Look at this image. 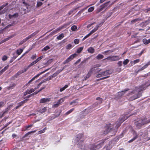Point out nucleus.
<instances>
[{
	"mask_svg": "<svg viewBox=\"0 0 150 150\" xmlns=\"http://www.w3.org/2000/svg\"><path fill=\"white\" fill-rule=\"evenodd\" d=\"M87 27L88 28H93L92 30L88 35L86 36L83 38V40H84L85 39L88 37L92 34L95 32L98 29L99 27V25L95 23H93L91 24H90L87 26Z\"/></svg>",
	"mask_w": 150,
	"mask_h": 150,
	"instance_id": "f257e3e1",
	"label": "nucleus"
},
{
	"mask_svg": "<svg viewBox=\"0 0 150 150\" xmlns=\"http://www.w3.org/2000/svg\"><path fill=\"white\" fill-rule=\"evenodd\" d=\"M112 73V72L109 70L105 71L98 74L96 76L97 78L103 77L102 79H103L108 78L109 77V75L111 74Z\"/></svg>",
	"mask_w": 150,
	"mask_h": 150,
	"instance_id": "f03ea898",
	"label": "nucleus"
},
{
	"mask_svg": "<svg viewBox=\"0 0 150 150\" xmlns=\"http://www.w3.org/2000/svg\"><path fill=\"white\" fill-rule=\"evenodd\" d=\"M108 60L112 61H116L120 59V57L118 56H110L106 59Z\"/></svg>",
	"mask_w": 150,
	"mask_h": 150,
	"instance_id": "7ed1b4c3",
	"label": "nucleus"
},
{
	"mask_svg": "<svg viewBox=\"0 0 150 150\" xmlns=\"http://www.w3.org/2000/svg\"><path fill=\"white\" fill-rule=\"evenodd\" d=\"M77 55L76 54H73L70 56L64 62V64L70 62L74 58L76 57Z\"/></svg>",
	"mask_w": 150,
	"mask_h": 150,
	"instance_id": "20e7f679",
	"label": "nucleus"
},
{
	"mask_svg": "<svg viewBox=\"0 0 150 150\" xmlns=\"http://www.w3.org/2000/svg\"><path fill=\"white\" fill-rule=\"evenodd\" d=\"M147 122H147L145 120H140L139 121L137 122L136 123H135V124L137 126L139 127L142 125H143L145 123H146Z\"/></svg>",
	"mask_w": 150,
	"mask_h": 150,
	"instance_id": "39448f33",
	"label": "nucleus"
},
{
	"mask_svg": "<svg viewBox=\"0 0 150 150\" xmlns=\"http://www.w3.org/2000/svg\"><path fill=\"white\" fill-rule=\"evenodd\" d=\"M51 100L50 98H43L41 99L40 101V103H44L49 102Z\"/></svg>",
	"mask_w": 150,
	"mask_h": 150,
	"instance_id": "423d86ee",
	"label": "nucleus"
},
{
	"mask_svg": "<svg viewBox=\"0 0 150 150\" xmlns=\"http://www.w3.org/2000/svg\"><path fill=\"white\" fill-rule=\"evenodd\" d=\"M43 72H42L39 74H37L36 76L33 77L31 80H30L27 84V85L30 84L31 82L33 81L36 78H37L40 75L42 74Z\"/></svg>",
	"mask_w": 150,
	"mask_h": 150,
	"instance_id": "0eeeda50",
	"label": "nucleus"
},
{
	"mask_svg": "<svg viewBox=\"0 0 150 150\" xmlns=\"http://www.w3.org/2000/svg\"><path fill=\"white\" fill-rule=\"evenodd\" d=\"M42 56H41L40 57L38 58L36 60H35V61L33 62L32 63H31L29 65L30 66H31L35 64L36 63H37L38 61H39V60H40L41 59H42Z\"/></svg>",
	"mask_w": 150,
	"mask_h": 150,
	"instance_id": "6e6552de",
	"label": "nucleus"
},
{
	"mask_svg": "<svg viewBox=\"0 0 150 150\" xmlns=\"http://www.w3.org/2000/svg\"><path fill=\"white\" fill-rule=\"evenodd\" d=\"M139 62V59H137L131 62L130 64H131V66H132L133 65L137 63H138Z\"/></svg>",
	"mask_w": 150,
	"mask_h": 150,
	"instance_id": "1a4fd4ad",
	"label": "nucleus"
},
{
	"mask_svg": "<svg viewBox=\"0 0 150 150\" xmlns=\"http://www.w3.org/2000/svg\"><path fill=\"white\" fill-rule=\"evenodd\" d=\"M8 65H7L5 67L4 69L1 70L0 71V75H1L3 72L5 71L8 68Z\"/></svg>",
	"mask_w": 150,
	"mask_h": 150,
	"instance_id": "9d476101",
	"label": "nucleus"
},
{
	"mask_svg": "<svg viewBox=\"0 0 150 150\" xmlns=\"http://www.w3.org/2000/svg\"><path fill=\"white\" fill-rule=\"evenodd\" d=\"M88 51L89 52L93 53L94 52V50L92 47H90L88 49Z\"/></svg>",
	"mask_w": 150,
	"mask_h": 150,
	"instance_id": "9b49d317",
	"label": "nucleus"
},
{
	"mask_svg": "<svg viewBox=\"0 0 150 150\" xmlns=\"http://www.w3.org/2000/svg\"><path fill=\"white\" fill-rule=\"evenodd\" d=\"M144 43L145 44H147L150 43V39L147 40L146 39H144L143 40Z\"/></svg>",
	"mask_w": 150,
	"mask_h": 150,
	"instance_id": "f8f14e48",
	"label": "nucleus"
},
{
	"mask_svg": "<svg viewBox=\"0 0 150 150\" xmlns=\"http://www.w3.org/2000/svg\"><path fill=\"white\" fill-rule=\"evenodd\" d=\"M103 57L104 56L103 55L99 54L96 57V58L97 59H103Z\"/></svg>",
	"mask_w": 150,
	"mask_h": 150,
	"instance_id": "ddd939ff",
	"label": "nucleus"
},
{
	"mask_svg": "<svg viewBox=\"0 0 150 150\" xmlns=\"http://www.w3.org/2000/svg\"><path fill=\"white\" fill-rule=\"evenodd\" d=\"M46 108L44 107L42 108V109H40L39 110V111L41 113H43L45 112L46 111Z\"/></svg>",
	"mask_w": 150,
	"mask_h": 150,
	"instance_id": "4468645a",
	"label": "nucleus"
},
{
	"mask_svg": "<svg viewBox=\"0 0 150 150\" xmlns=\"http://www.w3.org/2000/svg\"><path fill=\"white\" fill-rule=\"evenodd\" d=\"M64 36L63 34L62 33L59 36H57V39L58 40H61L63 37Z\"/></svg>",
	"mask_w": 150,
	"mask_h": 150,
	"instance_id": "2eb2a0df",
	"label": "nucleus"
},
{
	"mask_svg": "<svg viewBox=\"0 0 150 150\" xmlns=\"http://www.w3.org/2000/svg\"><path fill=\"white\" fill-rule=\"evenodd\" d=\"M7 5V4H6V5H3L0 6V10L4 8V6H6V5ZM5 12V11H3L1 12H0V14H1L2 13H4Z\"/></svg>",
	"mask_w": 150,
	"mask_h": 150,
	"instance_id": "dca6fc26",
	"label": "nucleus"
},
{
	"mask_svg": "<svg viewBox=\"0 0 150 150\" xmlns=\"http://www.w3.org/2000/svg\"><path fill=\"white\" fill-rule=\"evenodd\" d=\"M93 70V69H91V70H90L89 71L88 74L86 76L87 78H88L90 77V76L91 75V74L92 73V72Z\"/></svg>",
	"mask_w": 150,
	"mask_h": 150,
	"instance_id": "f3484780",
	"label": "nucleus"
},
{
	"mask_svg": "<svg viewBox=\"0 0 150 150\" xmlns=\"http://www.w3.org/2000/svg\"><path fill=\"white\" fill-rule=\"evenodd\" d=\"M46 130V128H45L43 129L42 130L39 131L38 132V134H42L44 133L45 130Z\"/></svg>",
	"mask_w": 150,
	"mask_h": 150,
	"instance_id": "a211bd4d",
	"label": "nucleus"
},
{
	"mask_svg": "<svg viewBox=\"0 0 150 150\" xmlns=\"http://www.w3.org/2000/svg\"><path fill=\"white\" fill-rule=\"evenodd\" d=\"M68 87V86L67 85H65L64 87L61 88L60 89V91L61 92H62L66 88Z\"/></svg>",
	"mask_w": 150,
	"mask_h": 150,
	"instance_id": "6ab92c4d",
	"label": "nucleus"
},
{
	"mask_svg": "<svg viewBox=\"0 0 150 150\" xmlns=\"http://www.w3.org/2000/svg\"><path fill=\"white\" fill-rule=\"evenodd\" d=\"M23 51L22 49H20L17 50V54L18 55H20L22 52Z\"/></svg>",
	"mask_w": 150,
	"mask_h": 150,
	"instance_id": "aec40b11",
	"label": "nucleus"
},
{
	"mask_svg": "<svg viewBox=\"0 0 150 150\" xmlns=\"http://www.w3.org/2000/svg\"><path fill=\"white\" fill-rule=\"evenodd\" d=\"M83 49V47H80L78 48V49L77 50V52L78 53H80L82 51Z\"/></svg>",
	"mask_w": 150,
	"mask_h": 150,
	"instance_id": "412c9836",
	"label": "nucleus"
},
{
	"mask_svg": "<svg viewBox=\"0 0 150 150\" xmlns=\"http://www.w3.org/2000/svg\"><path fill=\"white\" fill-rule=\"evenodd\" d=\"M67 98V97H65L63 98H61L59 100H58V103H60L63 102L64 100V99Z\"/></svg>",
	"mask_w": 150,
	"mask_h": 150,
	"instance_id": "4be33fe9",
	"label": "nucleus"
},
{
	"mask_svg": "<svg viewBox=\"0 0 150 150\" xmlns=\"http://www.w3.org/2000/svg\"><path fill=\"white\" fill-rule=\"evenodd\" d=\"M94 9V8L93 7H91L88 9V11L89 12H91Z\"/></svg>",
	"mask_w": 150,
	"mask_h": 150,
	"instance_id": "5701e85b",
	"label": "nucleus"
},
{
	"mask_svg": "<svg viewBox=\"0 0 150 150\" xmlns=\"http://www.w3.org/2000/svg\"><path fill=\"white\" fill-rule=\"evenodd\" d=\"M77 28V27L75 25H73L71 27V29L72 31L76 30Z\"/></svg>",
	"mask_w": 150,
	"mask_h": 150,
	"instance_id": "b1692460",
	"label": "nucleus"
},
{
	"mask_svg": "<svg viewBox=\"0 0 150 150\" xmlns=\"http://www.w3.org/2000/svg\"><path fill=\"white\" fill-rule=\"evenodd\" d=\"M129 62V60L128 59H126L123 62V64L124 65H126Z\"/></svg>",
	"mask_w": 150,
	"mask_h": 150,
	"instance_id": "393cba45",
	"label": "nucleus"
},
{
	"mask_svg": "<svg viewBox=\"0 0 150 150\" xmlns=\"http://www.w3.org/2000/svg\"><path fill=\"white\" fill-rule=\"evenodd\" d=\"M72 47V45L71 44H69L67 45L66 47V48L68 49H70Z\"/></svg>",
	"mask_w": 150,
	"mask_h": 150,
	"instance_id": "a878e982",
	"label": "nucleus"
},
{
	"mask_svg": "<svg viewBox=\"0 0 150 150\" xmlns=\"http://www.w3.org/2000/svg\"><path fill=\"white\" fill-rule=\"evenodd\" d=\"M50 49V47L48 46H46L42 50V51H46L47 50H48Z\"/></svg>",
	"mask_w": 150,
	"mask_h": 150,
	"instance_id": "bb28decb",
	"label": "nucleus"
},
{
	"mask_svg": "<svg viewBox=\"0 0 150 150\" xmlns=\"http://www.w3.org/2000/svg\"><path fill=\"white\" fill-rule=\"evenodd\" d=\"M34 89H31L30 90H28L27 91V92L29 94V93H30L34 92Z\"/></svg>",
	"mask_w": 150,
	"mask_h": 150,
	"instance_id": "cd10ccee",
	"label": "nucleus"
},
{
	"mask_svg": "<svg viewBox=\"0 0 150 150\" xmlns=\"http://www.w3.org/2000/svg\"><path fill=\"white\" fill-rule=\"evenodd\" d=\"M74 42L75 44H78L79 42V40L78 39H75L74 40Z\"/></svg>",
	"mask_w": 150,
	"mask_h": 150,
	"instance_id": "c85d7f7f",
	"label": "nucleus"
},
{
	"mask_svg": "<svg viewBox=\"0 0 150 150\" xmlns=\"http://www.w3.org/2000/svg\"><path fill=\"white\" fill-rule=\"evenodd\" d=\"M79 146V147L80 148H82V146L83 145V143L81 142H79L78 144Z\"/></svg>",
	"mask_w": 150,
	"mask_h": 150,
	"instance_id": "c756f323",
	"label": "nucleus"
},
{
	"mask_svg": "<svg viewBox=\"0 0 150 150\" xmlns=\"http://www.w3.org/2000/svg\"><path fill=\"white\" fill-rule=\"evenodd\" d=\"M8 58V57H7V56H6V55H4V56H3V57H2V60L3 61H5Z\"/></svg>",
	"mask_w": 150,
	"mask_h": 150,
	"instance_id": "7c9ffc66",
	"label": "nucleus"
},
{
	"mask_svg": "<svg viewBox=\"0 0 150 150\" xmlns=\"http://www.w3.org/2000/svg\"><path fill=\"white\" fill-rule=\"evenodd\" d=\"M42 3L41 2L38 1L37 4V6L38 7H39L41 6L42 4Z\"/></svg>",
	"mask_w": 150,
	"mask_h": 150,
	"instance_id": "2f4dec72",
	"label": "nucleus"
},
{
	"mask_svg": "<svg viewBox=\"0 0 150 150\" xmlns=\"http://www.w3.org/2000/svg\"><path fill=\"white\" fill-rule=\"evenodd\" d=\"M96 100H99V102H98V103H102V100L101 98H96Z\"/></svg>",
	"mask_w": 150,
	"mask_h": 150,
	"instance_id": "473e14b6",
	"label": "nucleus"
},
{
	"mask_svg": "<svg viewBox=\"0 0 150 150\" xmlns=\"http://www.w3.org/2000/svg\"><path fill=\"white\" fill-rule=\"evenodd\" d=\"M109 52V53H110L111 52H110V51H107L103 52V54H107Z\"/></svg>",
	"mask_w": 150,
	"mask_h": 150,
	"instance_id": "72a5a7b5",
	"label": "nucleus"
},
{
	"mask_svg": "<svg viewBox=\"0 0 150 150\" xmlns=\"http://www.w3.org/2000/svg\"><path fill=\"white\" fill-rule=\"evenodd\" d=\"M59 103H58V101L57 102V104H55L53 105V107H56L58 106Z\"/></svg>",
	"mask_w": 150,
	"mask_h": 150,
	"instance_id": "f704fd0d",
	"label": "nucleus"
},
{
	"mask_svg": "<svg viewBox=\"0 0 150 150\" xmlns=\"http://www.w3.org/2000/svg\"><path fill=\"white\" fill-rule=\"evenodd\" d=\"M122 62L121 61H119L118 63V64L119 66H121L122 65Z\"/></svg>",
	"mask_w": 150,
	"mask_h": 150,
	"instance_id": "c9c22d12",
	"label": "nucleus"
},
{
	"mask_svg": "<svg viewBox=\"0 0 150 150\" xmlns=\"http://www.w3.org/2000/svg\"><path fill=\"white\" fill-rule=\"evenodd\" d=\"M150 64V62H149L148 63V64H146V65H145V66H144L143 67V69H142V70L144 69L146 67L149 65Z\"/></svg>",
	"mask_w": 150,
	"mask_h": 150,
	"instance_id": "e433bc0d",
	"label": "nucleus"
},
{
	"mask_svg": "<svg viewBox=\"0 0 150 150\" xmlns=\"http://www.w3.org/2000/svg\"><path fill=\"white\" fill-rule=\"evenodd\" d=\"M18 16V14L17 13H16V14H14L13 15V16H11V15H10V18L11 17V16H13L15 17H17Z\"/></svg>",
	"mask_w": 150,
	"mask_h": 150,
	"instance_id": "4c0bfd02",
	"label": "nucleus"
},
{
	"mask_svg": "<svg viewBox=\"0 0 150 150\" xmlns=\"http://www.w3.org/2000/svg\"><path fill=\"white\" fill-rule=\"evenodd\" d=\"M25 101V100H24L20 103L19 104V106H21L24 103Z\"/></svg>",
	"mask_w": 150,
	"mask_h": 150,
	"instance_id": "58836bf2",
	"label": "nucleus"
},
{
	"mask_svg": "<svg viewBox=\"0 0 150 150\" xmlns=\"http://www.w3.org/2000/svg\"><path fill=\"white\" fill-rule=\"evenodd\" d=\"M36 131V130H34V131H33L30 132H28L27 133V134H30V133H34Z\"/></svg>",
	"mask_w": 150,
	"mask_h": 150,
	"instance_id": "ea45409f",
	"label": "nucleus"
},
{
	"mask_svg": "<svg viewBox=\"0 0 150 150\" xmlns=\"http://www.w3.org/2000/svg\"><path fill=\"white\" fill-rule=\"evenodd\" d=\"M4 105V103L2 102H0V108L2 107Z\"/></svg>",
	"mask_w": 150,
	"mask_h": 150,
	"instance_id": "a19ab883",
	"label": "nucleus"
},
{
	"mask_svg": "<svg viewBox=\"0 0 150 150\" xmlns=\"http://www.w3.org/2000/svg\"><path fill=\"white\" fill-rule=\"evenodd\" d=\"M137 137H135V138H134L133 139H132V140H130L129 141V142H132Z\"/></svg>",
	"mask_w": 150,
	"mask_h": 150,
	"instance_id": "79ce46f5",
	"label": "nucleus"
},
{
	"mask_svg": "<svg viewBox=\"0 0 150 150\" xmlns=\"http://www.w3.org/2000/svg\"><path fill=\"white\" fill-rule=\"evenodd\" d=\"M36 55H35L34 56H32V58L33 59H35V58H36Z\"/></svg>",
	"mask_w": 150,
	"mask_h": 150,
	"instance_id": "37998d69",
	"label": "nucleus"
},
{
	"mask_svg": "<svg viewBox=\"0 0 150 150\" xmlns=\"http://www.w3.org/2000/svg\"><path fill=\"white\" fill-rule=\"evenodd\" d=\"M74 108L71 109L70 110H69V112H70V113L71 112L74 110Z\"/></svg>",
	"mask_w": 150,
	"mask_h": 150,
	"instance_id": "c03bdc74",
	"label": "nucleus"
},
{
	"mask_svg": "<svg viewBox=\"0 0 150 150\" xmlns=\"http://www.w3.org/2000/svg\"><path fill=\"white\" fill-rule=\"evenodd\" d=\"M16 137V135L15 134H13L12 135V137L13 138H14L15 137Z\"/></svg>",
	"mask_w": 150,
	"mask_h": 150,
	"instance_id": "a18cd8bd",
	"label": "nucleus"
},
{
	"mask_svg": "<svg viewBox=\"0 0 150 150\" xmlns=\"http://www.w3.org/2000/svg\"><path fill=\"white\" fill-rule=\"evenodd\" d=\"M6 113V112H4L2 114V115H0V118H1Z\"/></svg>",
	"mask_w": 150,
	"mask_h": 150,
	"instance_id": "49530a36",
	"label": "nucleus"
},
{
	"mask_svg": "<svg viewBox=\"0 0 150 150\" xmlns=\"http://www.w3.org/2000/svg\"><path fill=\"white\" fill-rule=\"evenodd\" d=\"M12 85L13 86H10V88H13V86H15V84H14V83H13L12 84Z\"/></svg>",
	"mask_w": 150,
	"mask_h": 150,
	"instance_id": "de8ad7c7",
	"label": "nucleus"
},
{
	"mask_svg": "<svg viewBox=\"0 0 150 150\" xmlns=\"http://www.w3.org/2000/svg\"><path fill=\"white\" fill-rule=\"evenodd\" d=\"M32 126V125H29L28 126H27V128H26V129H27L28 128L30 127H31Z\"/></svg>",
	"mask_w": 150,
	"mask_h": 150,
	"instance_id": "09e8293b",
	"label": "nucleus"
},
{
	"mask_svg": "<svg viewBox=\"0 0 150 150\" xmlns=\"http://www.w3.org/2000/svg\"><path fill=\"white\" fill-rule=\"evenodd\" d=\"M75 102L74 101L70 103V105H72L74 103H75Z\"/></svg>",
	"mask_w": 150,
	"mask_h": 150,
	"instance_id": "8fccbe9b",
	"label": "nucleus"
},
{
	"mask_svg": "<svg viewBox=\"0 0 150 150\" xmlns=\"http://www.w3.org/2000/svg\"><path fill=\"white\" fill-rule=\"evenodd\" d=\"M69 113H70V112H69V111H68L66 113V114L67 115H68V114H69Z\"/></svg>",
	"mask_w": 150,
	"mask_h": 150,
	"instance_id": "3c124183",
	"label": "nucleus"
},
{
	"mask_svg": "<svg viewBox=\"0 0 150 150\" xmlns=\"http://www.w3.org/2000/svg\"><path fill=\"white\" fill-rule=\"evenodd\" d=\"M14 35H15L13 34V35H11V36H10V38H11L13 37L14 36Z\"/></svg>",
	"mask_w": 150,
	"mask_h": 150,
	"instance_id": "603ef678",
	"label": "nucleus"
},
{
	"mask_svg": "<svg viewBox=\"0 0 150 150\" xmlns=\"http://www.w3.org/2000/svg\"><path fill=\"white\" fill-rule=\"evenodd\" d=\"M41 84V83H39V85H38V86H40V85Z\"/></svg>",
	"mask_w": 150,
	"mask_h": 150,
	"instance_id": "864d4df0",
	"label": "nucleus"
},
{
	"mask_svg": "<svg viewBox=\"0 0 150 150\" xmlns=\"http://www.w3.org/2000/svg\"><path fill=\"white\" fill-rule=\"evenodd\" d=\"M2 89V88L1 87H0V91Z\"/></svg>",
	"mask_w": 150,
	"mask_h": 150,
	"instance_id": "5fc2aeb1",
	"label": "nucleus"
},
{
	"mask_svg": "<svg viewBox=\"0 0 150 150\" xmlns=\"http://www.w3.org/2000/svg\"><path fill=\"white\" fill-rule=\"evenodd\" d=\"M19 107V106H18L17 107H16V108H18Z\"/></svg>",
	"mask_w": 150,
	"mask_h": 150,
	"instance_id": "6e6d98bb",
	"label": "nucleus"
},
{
	"mask_svg": "<svg viewBox=\"0 0 150 150\" xmlns=\"http://www.w3.org/2000/svg\"><path fill=\"white\" fill-rule=\"evenodd\" d=\"M79 61H80V59H79V60H78V62H79Z\"/></svg>",
	"mask_w": 150,
	"mask_h": 150,
	"instance_id": "4d7b16f0",
	"label": "nucleus"
},
{
	"mask_svg": "<svg viewBox=\"0 0 150 150\" xmlns=\"http://www.w3.org/2000/svg\"><path fill=\"white\" fill-rule=\"evenodd\" d=\"M40 1H44V0H40Z\"/></svg>",
	"mask_w": 150,
	"mask_h": 150,
	"instance_id": "13d9d810",
	"label": "nucleus"
},
{
	"mask_svg": "<svg viewBox=\"0 0 150 150\" xmlns=\"http://www.w3.org/2000/svg\"><path fill=\"white\" fill-rule=\"evenodd\" d=\"M58 30L59 31L60 30V29H59Z\"/></svg>",
	"mask_w": 150,
	"mask_h": 150,
	"instance_id": "bf43d9fd",
	"label": "nucleus"
},
{
	"mask_svg": "<svg viewBox=\"0 0 150 150\" xmlns=\"http://www.w3.org/2000/svg\"><path fill=\"white\" fill-rule=\"evenodd\" d=\"M124 150L123 149H120V150Z\"/></svg>",
	"mask_w": 150,
	"mask_h": 150,
	"instance_id": "052dcab7",
	"label": "nucleus"
},
{
	"mask_svg": "<svg viewBox=\"0 0 150 150\" xmlns=\"http://www.w3.org/2000/svg\"><path fill=\"white\" fill-rule=\"evenodd\" d=\"M16 57V56H15L14 58H15Z\"/></svg>",
	"mask_w": 150,
	"mask_h": 150,
	"instance_id": "680f3d73",
	"label": "nucleus"
},
{
	"mask_svg": "<svg viewBox=\"0 0 150 150\" xmlns=\"http://www.w3.org/2000/svg\"><path fill=\"white\" fill-rule=\"evenodd\" d=\"M64 41V40H63L62 41H64V42H65V41Z\"/></svg>",
	"mask_w": 150,
	"mask_h": 150,
	"instance_id": "e2e57ef3",
	"label": "nucleus"
},
{
	"mask_svg": "<svg viewBox=\"0 0 150 150\" xmlns=\"http://www.w3.org/2000/svg\"><path fill=\"white\" fill-rule=\"evenodd\" d=\"M124 121V120H123V121H122V122L123 121Z\"/></svg>",
	"mask_w": 150,
	"mask_h": 150,
	"instance_id": "0e129e2a",
	"label": "nucleus"
},
{
	"mask_svg": "<svg viewBox=\"0 0 150 150\" xmlns=\"http://www.w3.org/2000/svg\"><path fill=\"white\" fill-rule=\"evenodd\" d=\"M91 150H94L93 149H92L91 148Z\"/></svg>",
	"mask_w": 150,
	"mask_h": 150,
	"instance_id": "69168bd1",
	"label": "nucleus"
},
{
	"mask_svg": "<svg viewBox=\"0 0 150 150\" xmlns=\"http://www.w3.org/2000/svg\"><path fill=\"white\" fill-rule=\"evenodd\" d=\"M118 69H119L120 70V69H119V68H118Z\"/></svg>",
	"mask_w": 150,
	"mask_h": 150,
	"instance_id": "338daca9",
	"label": "nucleus"
},
{
	"mask_svg": "<svg viewBox=\"0 0 150 150\" xmlns=\"http://www.w3.org/2000/svg\"><path fill=\"white\" fill-rule=\"evenodd\" d=\"M136 21V20H134V21Z\"/></svg>",
	"mask_w": 150,
	"mask_h": 150,
	"instance_id": "774afa93",
	"label": "nucleus"
}]
</instances>
